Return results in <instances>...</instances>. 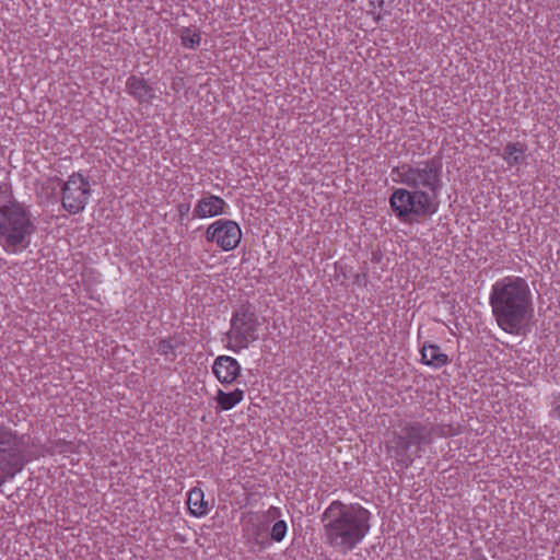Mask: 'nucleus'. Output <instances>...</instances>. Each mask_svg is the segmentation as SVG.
<instances>
[{"label": "nucleus", "instance_id": "1", "mask_svg": "<svg viewBox=\"0 0 560 560\" xmlns=\"http://www.w3.org/2000/svg\"><path fill=\"white\" fill-rule=\"evenodd\" d=\"M371 512L358 503L332 501L323 513L326 542L347 555L355 549L371 529Z\"/></svg>", "mask_w": 560, "mask_h": 560}, {"label": "nucleus", "instance_id": "2", "mask_svg": "<svg viewBox=\"0 0 560 560\" xmlns=\"http://www.w3.org/2000/svg\"><path fill=\"white\" fill-rule=\"evenodd\" d=\"M489 303L498 325L509 334H517L534 313L529 285L516 276L497 280L491 287Z\"/></svg>", "mask_w": 560, "mask_h": 560}, {"label": "nucleus", "instance_id": "3", "mask_svg": "<svg viewBox=\"0 0 560 560\" xmlns=\"http://www.w3.org/2000/svg\"><path fill=\"white\" fill-rule=\"evenodd\" d=\"M35 225L25 208L11 201L0 207V246L9 254L22 253L31 243Z\"/></svg>", "mask_w": 560, "mask_h": 560}, {"label": "nucleus", "instance_id": "4", "mask_svg": "<svg viewBox=\"0 0 560 560\" xmlns=\"http://www.w3.org/2000/svg\"><path fill=\"white\" fill-rule=\"evenodd\" d=\"M389 205L400 220L432 215L439 208L434 197L429 192L419 189L410 191L406 188H396L389 198Z\"/></svg>", "mask_w": 560, "mask_h": 560}, {"label": "nucleus", "instance_id": "5", "mask_svg": "<svg viewBox=\"0 0 560 560\" xmlns=\"http://www.w3.org/2000/svg\"><path fill=\"white\" fill-rule=\"evenodd\" d=\"M395 183L413 188H427L436 195L441 188V167L433 161L402 164L392 171Z\"/></svg>", "mask_w": 560, "mask_h": 560}, {"label": "nucleus", "instance_id": "6", "mask_svg": "<svg viewBox=\"0 0 560 560\" xmlns=\"http://www.w3.org/2000/svg\"><path fill=\"white\" fill-rule=\"evenodd\" d=\"M24 439H18L10 431L0 428V486L22 471Z\"/></svg>", "mask_w": 560, "mask_h": 560}, {"label": "nucleus", "instance_id": "7", "mask_svg": "<svg viewBox=\"0 0 560 560\" xmlns=\"http://www.w3.org/2000/svg\"><path fill=\"white\" fill-rule=\"evenodd\" d=\"M91 184L80 173H73L63 183L61 188V202L66 211L72 214L82 212L91 197Z\"/></svg>", "mask_w": 560, "mask_h": 560}, {"label": "nucleus", "instance_id": "8", "mask_svg": "<svg viewBox=\"0 0 560 560\" xmlns=\"http://www.w3.org/2000/svg\"><path fill=\"white\" fill-rule=\"evenodd\" d=\"M257 328L258 324L253 314L235 313L228 332V348L236 353L248 348L258 338Z\"/></svg>", "mask_w": 560, "mask_h": 560}, {"label": "nucleus", "instance_id": "9", "mask_svg": "<svg viewBox=\"0 0 560 560\" xmlns=\"http://www.w3.org/2000/svg\"><path fill=\"white\" fill-rule=\"evenodd\" d=\"M207 242L215 244L223 252L235 249L242 240V230L233 220L219 219L206 230Z\"/></svg>", "mask_w": 560, "mask_h": 560}, {"label": "nucleus", "instance_id": "10", "mask_svg": "<svg viewBox=\"0 0 560 560\" xmlns=\"http://www.w3.org/2000/svg\"><path fill=\"white\" fill-rule=\"evenodd\" d=\"M230 205L220 196L205 192L194 206V217L200 220L228 214Z\"/></svg>", "mask_w": 560, "mask_h": 560}, {"label": "nucleus", "instance_id": "11", "mask_svg": "<svg viewBox=\"0 0 560 560\" xmlns=\"http://www.w3.org/2000/svg\"><path fill=\"white\" fill-rule=\"evenodd\" d=\"M212 372L221 384H231L240 375L241 365L230 355H219L213 362Z\"/></svg>", "mask_w": 560, "mask_h": 560}, {"label": "nucleus", "instance_id": "12", "mask_svg": "<svg viewBox=\"0 0 560 560\" xmlns=\"http://www.w3.org/2000/svg\"><path fill=\"white\" fill-rule=\"evenodd\" d=\"M126 91L139 103H150L155 97L154 90L139 77H130L126 82Z\"/></svg>", "mask_w": 560, "mask_h": 560}, {"label": "nucleus", "instance_id": "13", "mask_svg": "<svg viewBox=\"0 0 560 560\" xmlns=\"http://www.w3.org/2000/svg\"><path fill=\"white\" fill-rule=\"evenodd\" d=\"M244 397L245 392L241 388H234L230 392L218 388L214 396V401L217 402L215 411H229L241 404Z\"/></svg>", "mask_w": 560, "mask_h": 560}, {"label": "nucleus", "instance_id": "14", "mask_svg": "<svg viewBox=\"0 0 560 560\" xmlns=\"http://www.w3.org/2000/svg\"><path fill=\"white\" fill-rule=\"evenodd\" d=\"M187 505L189 513L198 518L206 516L212 508V504L205 500V492L200 488H194L188 492Z\"/></svg>", "mask_w": 560, "mask_h": 560}, {"label": "nucleus", "instance_id": "15", "mask_svg": "<svg viewBox=\"0 0 560 560\" xmlns=\"http://www.w3.org/2000/svg\"><path fill=\"white\" fill-rule=\"evenodd\" d=\"M421 362L433 369H441L448 363V357L436 345H423L421 348Z\"/></svg>", "mask_w": 560, "mask_h": 560}, {"label": "nucleus", "instance_id": "16", "mask_svg": "<svg viewBox=\"0 0 560 560\" xmlns=\"http://www.w3.org/2000/svg\"><path fill=\"white\" fill-rule=\"evenodd\" d=\"M281 512L279 508L270 506L267 512H248L242 516V522L244 523V530L249 532L250 526L256 527L253 530V536H259L258 524L262 523L265 518H276L280 516Z\"/></svg>", "mask_w": 560, "mask_h": 560}, {"label": "nucleus", "instance_id": "17", "mask_svg": "<svg viewBox=\"0 0 560 560\" xmlns=\"http://www.w3.org/2000/svg\"><path fill=\"white\" fill-rule=\"evenodd\" d=\"M526 144L522 142L508 143L504 148L502 159L510 167L526 164Z\"/></svg>", "mask_w": 560, "mask_h": 560}, {"label": "nucleus", "instance_id": "18", "mask_svg": "<svg viewBox=\"0 0 560 560\" xmlns=\"http://www.w3.org/2000/svg\"><path fill=\"white\" fill-rule=\"evenodd\" d=\"M411 443V436H409L408 439L399 438L395 442L396 445L390 444L388 448L390 452H394V456L397 458V460H400L407 465L408 462H411V457L407 454V451Z\"/></svg>", "mask_w": 560, "mask_h": 560}, {"label": "nucleus", "instance_id": "19", "mask_svg": "<svg viewBox=\"0 0 560 560\" xmlns=\"http://www.w3.org/2000/svg\"><path fill=\"white\" fill-rule=\"evenodd\" d=\"M182 43L187 48H195L200 44V34L190 28H184L180 35Z\"/></svg>", "mask_w": 560, "mask_h": 560}, {"label": "nucleus", "instance_id": "20", "mask_svg": "<svg viewBox=\"0 0 560 560\" xmlns=\"http://www.w3.org/2000/svg\"><path fill=\"white\" fill-rule=\"evenodd\" d=\"M288 533V525L285 521L280 520L276 522L271 527L270 537L276 542H281Z\"/></svg>", "mask_w": 560, "mask_h": 560}, {"label": "nucleus", "instance_id": "21", "mask_svg": "<svg viewBox=\"0 0 560 560\" xmlns=\"http://www.w3.org/2000/svg\"><path fill=\"white\" fill-rule=\"evenodd\" d=\"M551 413L560 419V394L553 396L552 402H551Z\"/></svg>", "mask_w": 560, "mask_h": 560}, {"label": "nucleus", "instance_id": "22", "mask_svg": "<svg viewBox=\"0 0 560 560\" xmlns=\"http://www.w3.org/2000/svg\"><path fill=\"white\" fill-rule=\"evenodd\" d=\"M177 211L180 218L187 215L190 211V206L188 203H180L177 207Z\"/></svg>", "mask_w": 560, "mask_h": 560}, {"label": "nucleus", "instance_id": "23", "mask_svg": "<svg viewBox=\"0 0 560 560\" xmlns=\"http://www.w3.org/2000/svg\"><path fill=\"white\" fill-rule=\"evenodd\" d=\"M171 348V345L166 341H161L160 342V346H159V350L164 352V353H167V350Z\"/></svg>", "mask_w": 560, "mask_h": 560}]
</instances>
